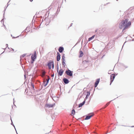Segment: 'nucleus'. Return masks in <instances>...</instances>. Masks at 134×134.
I'll use <instances>...</instances> for the list:
<instances>
[{"mask_svg": "<svg viewBox=\"0 0 134 134\" xmlns=\"http://www.w3.org/2000/svg\"><path fill=\"white\" fill-rule=\"evenodd\" d=\"M129 19H126L124 20H123L121 21L119 23V27L120 29H122L124 27L122 32H124V30L126 29L129 28L131 25V22L129 21Z\"/></svg>", "mask_w": 134, "mask_h": 134, "instance_id": "nucleus-1", "label": "nucleus"}, {"mask_svg": "<svg viewBox=\"0 0 134 134\" xmlns=\"http://www.w3.org/2000/svg\"><path fill=\"white\" fill-rule=\"evenodd\" d=\"M54 64V61L53 60H49L46 65L47 66L49 69H50L51 68V66Z\"/></svg>", "mask_w": 134, "mask_h": 134, "instance_id": "nucleus-2", "label": "nucleus"}, {"mask_svg": "<svg viewBox=\"0 0 134 134\" xmlns=\"http://www.w3.org/2000/svg\"><path fill=\"white\" fill-rule=\"evenodd\" d=\"M65 73L68 76L72 77L73 71L68 69V70L65 71Z\"/></svg>", "mask_w": 134, "mask_h": 134, "instance_id": "nucleus-3", "label": "nucleus"}, {"mask_svg": "<svg viewBox=\"0 0 134 134\" xmlns=\"http://www.w3.org/2000/svg\"><path fill=\"white\" fill-rule=\"evenodd\" d=\"M90 62L89 61L87 60H83L82 61V63L84 65V66L86 68L88 66V65L89 64Z\"/></svg>", "mask_w": 134, "mask_h": 134, "instance_id": "nucleus-4", "label": "nucleus"}, {"mask_svg": "<svg viewBox=\"0 0 134 134\" xmlns=\"http://www.w3.org/2000/svg\"><path fill=\"white\" fill-rule=\"evenodd\" d=\"M55 103H54L53 104H49L47 103L45 104V107L46 108H53L55 105Z\"/></svg>", "mask_w": 134, "mask_h": 134, "instance_id": "nucleus-5", "label": "nucleus"}, {"mask_svg": "<svg viewBox=\"0 0 134 134\" xmlns=\"http://www.w3.org/2000/svg\"><path fill=\"white\" fill-rule=\"evenodd\" d=\"M116 76L114 74H112L110 75V85L111 83H112L113 81H114V79Z\"/></svg>", "mask_w": 134, "mask_h": 134, "instance_id": "nucleus-6", "label": "nucleus"}, {"mask_svg": "<svg viewBox=\"0 0 134 134\" xmlns=\"http://www.w3.org/2000/svg\"><path fill=\"white\" fill-rule=\"evenodd\" d=\"M60 69L59 70V72H58V76H62L64 72V71L61 68V67H60Z\"/></svg>", "mask_w": 134, "mask_h": 134, "instance_id": "nucleus-7", "label": "nucleus"}, {"mask_svg": "<svg viewBox=\"0 0 134 134\" xmlns=\"http://www.w3.org/2000/svg\"><path fill=\"white\" fill-rule=\"evenodd\" d=\"M36 58L37 55L36 54V51H35L34 52V54H32L31 57V59L35 60L36 59Z\"/></svg>", "mask_w": 134, "mask_h": 134, "instance_id": "nucleus-8", "label": "nucleus"}, {"mask_svg": "<svg viewBox=\"0 0 134 134\" xmlns=\"http://www.w3.org/2000/svg\"><path fill=\"white\" fill-rule=\"evenodd\" d=\"M56 58L57 61L58 62L60 60V55L58 52H57Z\"/></svg>", "mask_w": 134, "mask_h": 134, "instance_id": "nucleus-9", "label": "nucleus"}, {"mask_svg": "<svg viewBox=\"0 0 134 134\" xmlns=\"http://www.w3.org/2000/svg\"><path fill=\"white\" fill-rule=\"evenodd\" d=\"M64 83L65 84H67L69 82V80L66 78L64 77L63 79Z\"/></svg>", "mask_w": 134, "mask_h": 134, "instance_id": "nucleus-10", "label": "nucleus"}, {"mask_svg": "<svg viewBox=\"0 0 134 134\" xmlns=\"http://www.w3.org/2000/svg\"><path fill=\"white\" fill-rule=\"evenodd\" d=\"M113 43L112 41V42H109L108 43L107 45V46H108L110 45L109 48H111L113 46Z\"/></svg>", "mask_w": 134, "mask_h": 134, "instance_id": "nucleus-11", "label": "nucleus"}, {"mask_svg": "<svg viewBox=\"0 0 134 134\" xmlns=\"http://www.w3.org/2000/svg\"><path fill=\"white\" fill-rule=\"evenodd\" d=\"M64 50V47L62 46H60L59 47L58 49V51L60 53L63 52Z\"/></svg>", "mask_w": 134, "mask_h": 134, "instance_id": "nucleus-12", "label": "nucleus"}, {"mask_svg": "<svg viewBox=\"0 0 134 134\" xmlns=\"http://www.w3.org/2000/svg\"><path fill=\"white\" fill-rule=\"evenodd\" d=\"M86 102L85 100H84V101L80 103L79 105V107H82L83 105Z\"/></svg>", "mask_w": 134, "mask_h": 134, "instance_id": "nucleus-13", "label": "nucleus"}, {"mask_svg": "<svg viewBox=\"0 0 134 134\" xmlns=\"http://www.w3.org/2000/svg\"><path fill=\"white\" fill-rule=\"evenodd\" d=\"M85 116L86 118L85 119L86 120H87L90 119L92 116V115H91L89 116L86 115Z\"/></svg>", "mask_w": 134, "mask_h": 134, "instance_id": "nucleus-14", "label": "nucleus"}, {"mask_svg": "<svg viewBox=\"0 0 134 134\" xmlns=\"http://www.w3.org/2000/svg\"><path fill=\"white\" fill-rule=\"evenodd\" d=\"M90 94V91L89 92H87V94L86 95V97H85V99L84 100H85L86 99H87L88 97L89 96Z\"/></svg>", "mask_w": 134, "mask_h": 134, "instance_id": "nucleus-15", "label": "nucleus"}, {"mask_svg": "<svg viewBox=\"0 0 134 134\" xmlns=\"http://www.w3.org/2000/svg\"><path fill=\"white\" fill-rule=\"evenodd\" d=\"M79 52H80V54L79 55V57L80 58L83 55V52L82 51H80H80Z\"/></svg>", "mask_w": 134, "mask_h": 134, "instance_id": "nucleus-16", "label": "nucleus"}, {"mask_svg": "<svg viewBox=\"0 0 134 134\" xmlns=\"http://www.w3.org/2000/svg\"><path fill=\"white\" fill-rule=\"evenodd\" d=\"M95 35H93L91 37H89L88 38V41H90L91 40H92V39H93L95 37Z\"/></svg>", "mask_w": 134, "mask_h": 134, "instance_id": "nucleus-17", "label": "nucleus"}, {"mask_svg": "<svg viewBox=\"0 0 134 134\" xmlns=\"http://www.w3.org/2000/svg\"><path fill=\"white\" fill-rule=\"evenodd\" d=\"M65 60H62V64L63 65V67H65V66L66 65V64L65 63Z\"/></svg>", "mask_w": 134, "mask_h": 134, "instance_id": "nucleus-18", "label": "nucleus"}, {"mask_svg": "<svg viewBox=\"0 0 134 134\" xmlns=\"http://www.w3.org/2000/svg\"><path fill=\"white\" fill-rule=\"evenodd\" d=\"M6 8H5L4 9V10L3 11V12H4V14H3V17L4 18V19H2L1 21V22H2V21L3 22V23H4V14H5V11L6 10Z\"/></svg>", "mask_w": 134, "mask_h": 134, "instance_id": "nucleus-19", "label": "nucleus"}, {"mask_svg": "<svg viewBox=\"0 0 134 134\" xmlns=\"http://www.w3.org/2000/svg\"><path fill=\"white\" fill-rule=\"evenodd\" d=\"M100 80V79L99 78L97 79L96 80V82H95V83L98 85L99 83V82Z\"/></svg>", "mask_w": 134, "mask_h": 134, "instance_id": "nucleus-20", "label": "nucleus"}, {"mask_svg": "<svg viewBox=\"0 0 134 134\" xmlns=\"http://www.w3.org/2000/svg\"><path fill=\"white\" fill-rule=\"evenodd\" d=\"M71 114L73 115H74L75 114V110L74 109H73L72 110L71 112Z\"/></svg>", "mask_w": 134, "mask_h": 134, "instance_id": "nucleus-21", "label": "nucleus"}, {"mask_svg": "<svg viewBox=\"0 0 134 134\" xmlns=\"http://www.w3.org/2000/svg\"><path fill=\"white\" fill-rule=\"evenodd\" d=\"M64 54L63 53L62 56V60H65Z\"/></svg>", "mask_w": 134, "mask_h": 134, "instance_id": "nucleus-22", "label": "nucleus"}, {"mask_svg": "<svg viewBox=\"0 0 134 134\" xmlns=\"http://www.w3.org/2000/svg\"><path fill=\"white\" fill-rule=\"evenodd\" d=\"M10 120H11V125H12L13 126H14V129H15V130H16V128H15V126L14 125V124H13V122L12 120V118H11V116H10Z\"/></svg>", "mask_w": 134, "mask_h": 134, "instance_id": "nucleus-23", "label": "nucleus"}, {"mask_svg": "<svg viewBox=\"0 0 134 134\" xmlns=\"http://www.w3.org/2000/svg\"><path fill=\"white\" fill-rule=\"evenodd\" d=\"M31 88L32 89H34V84L32 82H31Z\"/></svg>", "mask_w": 134, "mask_h": 134, "instance_id": "nucleus-24", "label": "nucleus"}, {"mask_svg": "<svg viewBox=\"0 0 134 134\" xmlns=\"http://www.w3.org/2000/svg\"><path fill=\"white\" fill-rule=\"evenodd\" d=\"M54 18V15H53L50 18V20H49V22H50L51 20H53V19Z\"/></svg>", "mask_w": 134, "mask_h": 134, "instance_id": "nucleus-25", "label": "nucleus"}, {"mask_svg": "<svg viewBox=\"0 0 134 134\" xmlns=\"http://www.w3.org/2000/svg\"><path fill=\"white\" fill-rule=\"evenodd\" d=\"M26 54H23L21 55L20 56V58H21L22 57H24L26 55Z\"/></svg>", "mask_w": 134, "mask_h": 134, "instance_id": "nucleus-26", "label": "nucleus"}, {"mask_svg": "<svg viewBox=\"0 0 134 134\" xmlns=\"http://www.w3.org/2000/svg\"><path fill=\"white\" fill-rule=\"evenodd\" d=\"M122 66L123 67L125 68H127L128 67V66L124 64H122Z\"/></svg>", "mask_w": 134, "mask_h": 134, "instance_id": "nucleus-27", "label": "nucleus"}, {"mask_svg": "<svg viewBox=\"0 0 134 134\" xmlns=\"http://www.w3.org/2000/svg\"><path fill=\"white\" fill-rule=\"evenodd\" d=\"M57 72H58V71H59V65H58V63H57Z\"/></svg>", "mask_w": 134, "mask_h": 134, "instance_id": "nucleus-28", "label": "nucleus"}, {"mask_svg": "<svg viewBox=\"0 0 134 134\" xmlns=\"http://www.w3.org/2000/svg\"><path fill=\"white\" fill-rule=\"evenodd\" d=\"M98 85L97 84L95 83V84L94 85V87L95 88H94V90L93 92H94L95 91L96 88L97 86Z\"/></svg>", "mask_w": 134, "mask_h": 134, "instance_id": "nucleus-29", "label": "nucleus"}, {"mask_svg": "<svg viewBox=\"0 0 134 134\" xmlns=\"http://www.w3.org/2000/svg\"><path fill=\"white\" fill-rule=\"evenodd\" d=\"M46 71H43L42 72V74L43 76L44 75L46 74Z\"/></svg>", "mask_w": 134, "mask_h": 134, "instance_id": "nucleus-30", "label": "nucleus"}, {"mask_svg": "<svg viewBox=\"0 0 134 134\" xmlns=\"http://www.w3.org/2000/svg\"><path fill=\"white\" fill-rule=\"evenodd\" d=\"M49 80H50V78H49L48 79H47L46 82V83H48H48L49 82Z\"/></svg>", "mask_w": 134, "mask_h": 134, "instance_id": "nucleus-31", "label": "nucleus"}, {"mask_svg": "<svg viewBox=\"0 0 134 134\" xmlns=\"http://www.w3.org/2000/svg\"><path fill=\"white\" fill-rule=\"evenodd\" d=\"M8 48L9 49H10V50H12V51H14V50L13 49V48H9L8 47Z\"/></svg>", "mask_w": 134, "mask_h": 134, "instance_id": "nucleus-32", "label": "nucleus"}, {"mask_svg": "<svg viewBox=\"0 0 134 134\" xmlns=\"http://www.w3.org/2000/svg\"><path fill=\"white\" fill-rule=\"evenodd\" d=\"M35 61V60H34L31 59V63H34V61Z\"/></svg>", "mask_w": 134, "mask_h": 134, "instance_id": "nucleus-33", "label": "nucleus"}, {"mask_svg": "<svg viewBox=\"0 0 134 134\" xmlns=\"http://www.w3.org/2000/svg\"><path fill=\"white\" fill-rule=\"evenodd\" d=\"M81 40V39H79L78 40V41L77 42V43H76V44H77L78 43H79V42Z\"/></svg>", "mask_w": 134, "mask_h": 134, "instance_id": "nucleus-34", "label": "nucleus"}, {"mask_svg": "<svg viewBox=\"0 0 134 134\" xmlns=\"http://www.w3.org/2000/svg\"><path fill=\"white\" fill-rule=\"evenodd\" d=\"M28 27H27L26 29H25L24 30V31H23L24 32H26V31L27 30V29Z\"/></svg>", "mask_w": 134, "mask_h": 134, "instance_id": "nucleus-35", "label": "nucleus"}, {"mask_svg": "<svg viewBox=\"0 0 134 134\" xmlns=\"http://www.w3.org/2000/svg\"><path fill=\"white\" fill-rule=\"evenodd\" d=\"M111 70H110L109 71H108V74H110L111 73Z\"/></svg>", "mask_w": 134, "mask_h": 134, "instance_id": "nucleus-36", "label": "nucleus"}, {"mask_svg": "<svg viewBox=\"0 0 134 134\" xmlns=\"http://www.w3.org/2000/svg\"><path fill=\"white\" fill-rule=\"evenodd\" d=\"M52 66V69H53L54 68V64H53L52 65V66Z\"/></svg>", "mask_w": 134, "mask_h": 134, "instance_id": "nucleus-37", "label": "nucleus"}, {"mask_svg": "<svg viewBox=\"0 0 134 134\" xmlns=\"http://www.w3.org/2000/svg\"><path fill=\"white\" fill-rule=\"evenodd\" d=\"M24 79H25L26 78V74H25L24 75Z\"/></svg>", "mask_w": 134, "mask_h": 134, "instance_id": "nucleus-38", "label": "nucleus"}, {"mask_svg": "<svg viewBox=\"0 0 134 134\" xmlns=\"http://www.w3.org/2000/svg\"><path fill=\"white\" fill-rule=\"evenodd\" d=\"M6 48H5V49L7 47H8V44H6Z\"/></svg>", "mask_w": 134, "mask_h": 134, "instance_id": "nucleus-39", "label": "nucleus"}, {"mask_svg": "<svg viewBox=\"0 0 134 134\" xmlns=\"http://www.w3.org/2000/svg\"><path fill=\"white\" fill-rule=\"evenodd\" d=\"M48 84V83H45L44 85V87L46 86Z\"/></svg>", "mask_w": 134, "mask_h": 134, "instance_id": "nucleus-40", "label": "nucleus"}, {"mask_svg": "<svg viewBox=\"0 0 134 134\" xmlns=\"http://www.w3.org/2000/svg\"><path fill=\"white\" fill-rule=\"evenodd\" d=\"M19 37V36H18L16 37H12V38H18V37Z\"/></svg>", "mask_w": 134, "mask_h": 134, "instance_id": "nucleus-41", "label": "nucleus"}, {"mask_svg": "<svg viewBox=\"0 0 134 134\" xmlns=\"http://www.w3.org/2000/svg\"><path fill=\"white\" fill-rule=\"evenodd\" d=\"M88 41H87V42H85V45H86V44H87V43H88Z\"/></svg>", "mask_w": 134, "mask_h": 134, "instance_id": "nucleus-42", "label": "nucleus"}, {"mask_svg": "<svg viewBox=\"0 0 134 134\" xmlns=\"http://www.w3.org/2000/svg\"><path fill=\"white\" fill-rule=\"evenodd\" d=\"M30 31V28H29L28 29V30H27V32H28L29 31Z\"/></svg>", "mask_w": 134, "mask_h": 134, "instance_id": "nucleus-43", "label": "nucleus"}, {"mask_svg": "<svg viewBox=\"0 0 134 134\" xmlns=\"http://www.w3.org/2000/svg\"><path fill=\"white\" fill-rule=\"evenodd\" d=\"M13 104H14V105L15 106V107H16V106L14 104V98L13 99Z\"/></svg>", "mask_w": 134, "mask_h": 134, "instance_id": "nucleus-44", "label": "nucleus"}, {"mask_svg": "<svg viewBox=\"0 0 134 134\" xmlns=\"http://www.w3.org/2000/svg\"><path fill=\"white\" fill-rule=\"evenodd\" d=\"M58 9H57V11L56 12V13H57V14H58L59 12V11L58 12Z\"/></svg>", "mask_w": 134, "mask_h": 134, "instance_id": "nucleus-45", "label": "nucleus"}, {"mask_svg": "<svg viewBox=\"0 0 134 134\" xmlns=\"http://www.w3.org/2000/svg\"><path fill=\"white\" fill-rule=\"evenodd\" d=\"M54 76V74H52V77H53Z\"/></svg>", "mask_w": 134, "mask_h": 134, "instance_id": "nucleus-46", "label": "nucleus"}, {"mask_svg": "<svg viewBox=\"0 0 134 134\" xmlns=\"http://www.w3.org/2000/svg\"><path fill=\"white\" fill-rule=\"evenodd\" d=\"M105 56V55H103L102 56V58H103L104 57V56Z\"/></svg>", "mask_w": 134, "mask_h": 134, "instance_id": "nucleus-47", "label": "nucleus"}, {"mask_svg": "<svg viewBox=\"0 0 134 134\" xmlns=\"http://www.w3.org/2000/svg\"><path fill=\"white\" fill-rule=\"evenodd\" d=\"M72 24H73L72 23H71L70 24V26L71 27V26H72Z\"/></svg>", "mask_w": 134, "mask_h": 134, "instance_id": "nucleus-48", "label": "nucleus"}, {"mask_svg": "<svg viewBox=\"0 0 134 134\" xmlns=\"http://www.w3.org/2000/svg\"><path fill=\"white\" fill-rule=\"evenodd\" d=\"M126 42H125V43H124V44L123 45V46H122V48L121 50L122 49V48H123V47L124 46V44H125V43Z\"/></svg>", "mask_w": 134, "mask_h": 134, "instance_id": "nucleus-49", "label": "nucleus"}, {"mask_svg": "<svg viewBox=\"0 0 134 134\" xmlns=\"http://www.w3.org/2000/svg\"><path fill=\"white\" fill-rule=\"evenodd\" d=\"M109 3H106V4H105V5H107L108 4H109Z\"/></svg>", "mask_w": 134, "mask_h": 134, "instance_id": "nucleus-50", "label": "nucleus"}, {"mask_svg": "<svg viewBox=\"0 0 134 134\" xmlns=\"http://www.w3.org/2000/svg\"><path fill=\"white\" fill-rule=\"evenodd\" d=\"M10 0L9 1V2H8V3H7L8 6V5H9V4H8V3H9L10 2Z\"/></svg>", "mask_w": 134, "mask_h": 134, "instance_id": "nucleus-51", "label": "nucleus"}, {"mask_svg": "<svg viewBox=\"0 0 134 134\" xmlns=\"http://www.w3.org/2000/svg\"><path fill=\"white\" fill-rule=\"evenodd\" d=\"M97 30H98V29H97L95 31V32H97Z\"/></svg>", "mask_w": 134, "mask_h": 134, "instance_id": "nucleus-52", "label": "nucleus"}, {"mask_svg": "<svg viewBox=\"0 0 134 134\" xmlns=\"http://www.w3.org/2000/svg\"><path fill=\"white\" fill-rule=\"evenodd\" d=\"M131 127H134V126H132Z\"/></svg>", "mask_w": 134, "mask_h": 134, "instance_id": "nucleus-53", "label": "nucleus"}, {"mask_svg": "<svg viewBox=\"0 0 134 134\" xmlns=\"http://www.w3.org/2000/svg\"><path fill=\"white\" fill-rule=\"evenodd\" d=\"M30 2H32L33 1V0H30Z\"/></svg>", "mask_w": 134, "mask_h": 134, "instance_id": "nucleus-54", "label": "nucleus"}, {"mask_svg": "<svg viewBox=\"0 0 134 134\" xmlns=\"http://www.w3.org/2000/svg\"><path fill=\"white\" fill-rule=\"evenodd\" d=\"M3 25H4V26H5V29H6V27H5V25L4 24H3Z\"/></svg>", "mask_w": 134, "mask_h": 134, "instance_id": "nucleus-55", "label": "nucleus"}, {"mask_svg": "<svg viewBox=\"0 0 134 134\" xmlns=\"http://www.w3.org/2000/svg\"><path fill=\"white\" fill-rule=\"evenodd\" d=\"M56 74L55 76V78H56Z\"/></svg>", "mask_w": 134, "mask_h": 134, "instance_id": "nucleus-56", "label": "nucleus"}, {"mask_svg": "<svg viewBox=\"0 0 134 134\" xmlns=\"http://www.w3.org/2000/svg\"><path fill=\"white\" fill-rule=\"evenodd\" d=\"M60 90H61V86H60Z\"/></svg>", "mask_w": 134, "mask_h": 134, "instance_id": "nucleus-57", "label": "nucleus"}, {"mask_svg": "<svg viewBox=\"0 0 134 134\" xmlns=\"http://www.w3.org/2000/svg\"><path fill=\"white\" fill-rule=\"evenodd\" d=\"M66 77H67L68 79H69V78L68 77H67V76H66Z\"/></svg>", "mask_w": 134, "mask_h": 134, "instance_id": "nucleus-58", "label": "nucleus"}, {"mask_svg": "<svg viewBox=\"0 0 134 134\" xmlns=\"http://www.w3.org/2000/svg\"><path fill=\"white\" fill-rule=\"evenodd\" d=\"M73 108H75V107H74V106H73Z\"/></svg>", "mask_w": 134, "mask_h": 134, "instance_id": "nucleus-59", "label": "nucleus"}, {"mask_svg": "<svg viewBox=\"0 0 134 134\" xmlns=\"http://www.w3.org/2000/svg\"><path fill=\"white\" fill-rule=\"evenodd\" d=\"M15 130V131H16V133H17V131H16V130Z\"/></svg>", "mask_w": 134, "mask_h": 134, "instance_id": "nucleus-60", "label": "nucleus"}, {"mask_svg": "<svg viewBox=\"0 0 134 134\" xmlns=\"http://www.w3.org/2000/svg\"><path fill=\"white\" fill-rule=\"evenodd\" d=\"M118 73L116 74V75H116H116H118Z\"/></svg>", "mask_w": 134, "mask_h": 134, "instance_id": "nucleus-61", "label": "nucleus"}, {"mask_svg": "<svg viewBox=\"0 0 134 134\" xmlns=\"http://www.w3.org/2000/svg\"><path fill=\"white\" fill-rule=\"evenodd\" d=\"M4 51L1 54H2V53H4Z\"/></svg>", "mask_w": 134, "mask_h": 134, "instance_id": "nucleus-62", "label": "nucleus"}, {"mask_svg": "<svg viewBox=\"0 0 134 134\" xmlns=\"http://www.w3.org/2000/svg\"><path fill=\"white\" fill-rule=\"evenodd\" d=\"M42 86H41V89H42Z\"/></svg>", "mask_w": 134, "mask_h": 134, "instance_id": "nucleus-63", "label": "nucleus"}, {"mask_svg": "<svg viewBox=\"0 0 134 134\" xmlns=\"http://www.w3.org/2000/svg\"><path fill=\"white\" fill-rule=\"evenodd\" d=\"M132 41H134V38H133V39L132 40Z\"/></svg>", "mask_w": 134, "mask_h": 134, "instance_id": "nucleus-64", "label": "nucleus"}]
</instances>
